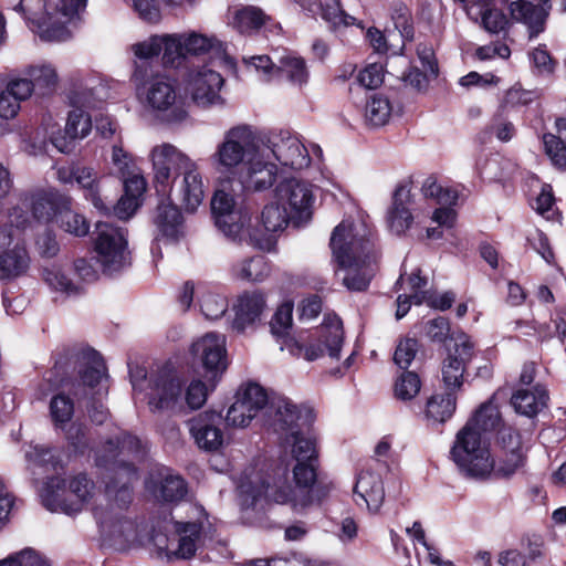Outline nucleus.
<instances>
[{"instance_id": "49", "label": "nucleus", "mask_w": 566, "mask_h": 566, "mask_svg": "<svg viewBox=\"0 0 566 566\" xmlns=\"http://www.w3.org/2000/svg\"><path fill=\"white\" fill-rule=\"evenodd\" d=\"M108 201H112L109 209L99 213L106 217L114 214L120 220L129 219L140 206V202L134 196H129L125 191L116 201L114 197H108Z\"/></svg>"}, {"instance_id": "59", "label": "nucleus", "mask_w": 566, "mask_h": 566, "mask_svg": "<svg viewBox=\"0 0 566 566\" xmlns=\"http://www.w3.org/2000/svg\"><path fill=\"white\" fill-rule=\"evenodd\" d=\"M324 350H328L332 358L338 359L344 343V331L342 327L327 328L322 336Z\"/></svg>"}, {"instance_id": "48", "label": "nucleus", "mask_w": 566, "mask_h": 566, "mask_svg": "<svg viewBox=\"0 0 566 566\" xmlns=\"http://www.w3.org/2000/svg\"><path fill=\"white\" fill-rule=\"evenodd\" d=\"M293 305L291 303L281 304L274 312L270 321V331L273 336L281 338L287 337L292 328Z\"/></svg>"}, {"instance_id": "52", "label": "nucleus", "mask_w": 566, "mask_h": 566, "mask_svg": "<svg viewBox=\"0 0 566 566\" xmlns=\"http://www.w3.org/2000/svg\"><path fill=\"white\" fill-rule=\"evenodd\" d=\"M50 412L56 424L66 423L73 416L74 403L72 399L64 394V391H60L51 399Z\"/></svg>"}, {"instance_id": "46", "label": "nucleus", "mask_w": 566, "mask_h": 566, "mask_svg": "<svg viewBox=\"0 0 566 566\" xmlns=\"http://www.w3.org/2000/svg\"><path fill=\"white\" fill-rule=\"evenodd\" d=\"M551 322L554 325V332H551L549 324H541L536 332L542 340L557 337L562 345H565L566 339V307H556L552 315Z\"/></svg>"}, {"instance_id": "42", "label": "nucleus", "mask_w": 566, "mask_h": 566, "mask_svg": "<svg viewBox=\"0 0 566 566\" xmlns=\"http://www.w3.org/2000/svg\"><path fill=\"white\" fill-rule=\"evenodd\" d=\"M526 455L522 449L504 450L499 464L494 463L493 472L496 478L510 479L516 471L525 465Z\"/></svg>"}, {"instance_id": "10", "label": "nucleus", "mask_w": 566, "mask_h": 566, "mask_svg": "<svg viewBox=\"0 0 566 566\" xmlns=\"http://www.w3.org/2000/svg\"><path fill=\"white\" fill-rule=\"evenodd\" d=\"M93 244L103 273L119 272L124 266L130 264L126 230L123 228L108 222H96Z\"/></svg>"}, {"instance_id": "31", "label": "nucleus", "mask_w": 566, "mask_h": 566, "mask_svg": "<svg viewBox=\"0 0 566 566\" xmlns=\"http://www.w3.org/2000/svg\"><path fill=\"white\" fill-rule=\"evenodd\" d=\"M272 18L261 8L247 6L239 9L233 17V27L238 32L245 35L256 33L262 27H265Z\"/></svg>"}, {"instance_id": "54", "label": "nucleus", "mask_w": 566, "mask_h": 566, "mask_svg": "<svg viewBox=\"0 0 566 566\" xmlns=\"http://www.w3.org/2000/svg\"><path fill=\"white\" fill-rule=\"evenodd\" d=\"M369 265H353L352 268H347V273L343 279V284L347 287V290L352 292H365L368 290L371 275L367 274L363 268H368Z\"/></svg>"}, {"instance_id": "13", "label": "nucleus", "mask_w": 566, "mask_h": 566, "mask_svg": "<svg viewBox=\"0 0 566 566\" xmlns=\"http://www.w3.org/2000/svg\"><path fill=\"white\" fill-rule=\"evenodd\" d=\"M20 201L30 208L33 220L50 223L57 220L61 212L69 209L71 196L55 188L49 190L27 191L20 196Z\"/></svg>"}, {"instance_id": "5", "label": "nucleus", "mask_w": 566, "mask_h": 566, "mask_svg": "<svg viewBox=\"0 0 566 566\" xmlns=\"http://www.w3.org/2000/svg\"><path fill=\"white\" fill-rule=\"evenodd\" d=\"M151 160L157 193L165 196L172 189L171 184H175L177 177L184 175L180 187L181 201L187 211H196L205 195L197 165L170 144L155 147L151 150Z\"/></svg>"}, {"instance_id": "22", "label": "nucleus", "mask_w": 566, "mask_h": 566, "mask_svg": "<svg viewBox=\"0 0 566 566\" xmlns=\"http://www.w3.org/2000/svg\"><path fill=\"white\" fill-rule=\"evenodd\" d=\"M266 308L265 294L259 291L244 292L238 298L234 306L232 328L238 333H244L248 328H255L261 322V315Z\"/></svg>"}, {"instance_id": "14", "label": "nucleus", "mask_w": 566, "mask_h": 566, "mask_svg": "<svg viewBox=\"0 0 566 566\" xmlns=\"http://www.w3.org/2000/svg\"><path fill=\"white\" fill-rule=\"evenodd\" d=\"M275 197L287 208L295 223L311 218L314 197L304 182L295 178L284 179L276 186Z\"/></svg>"}, {"instance_id": "28", "label": "nucleus", "mask_w": 566, "mask_h": 566, "mask_svg": "<svg viewBox=\"0 0 566 566\" xmlns=\"http://www.w3.org/2000/svg\"><path fill=\"white\" fill-rule=\"evenodd\" d=\"M354 494L366 503L370 512H378L385 500L381 476L370 471L360 472L354 486Z\"/></svg>"}, {"instance_id": "61", "label": "nucleus", "mask_w": 566, "mask_h": 566, "mask_svg": "<svg viewBox=\"0 0 566 566\" xmlns=\"http://www.w3.org/2000/svg\"><path fill=\"white\" fill-rule=\"evenodd\" d=\"M496 431L497 443L503 450L522 449L521 434L516 429L502 423Z\"/></svg>"}, {"instance_id": "51", "label": "nucleus", "mask_w": 566, "mask_h": 566, "mask_svg": "<svg viewBox=\"0 0 566 566\" xmlns=\"http://www.w3.org/2000/svg\"><path fill=\"white\" fill-rule=\"evenodd\" d=\"M426 336L437 344H444L448 339H453L449 318L438 316L429 319L423 325Z\"/></svg>"}, {"instance_id": "12", "label": "nucleus", "mask_w": 566, "mask_h": 566, "mask_svg": "<svg viewBox=\"0 0 566 566\" xmlns=\"http://www.w3.org/2000/svg\"><path fill=\"white\" fill-rule=\"evenodd\" d=\"M329 247L340 269L352 268L359 263L370 266L377 262L379 256L375 243L368 238H361L358 242H348L347 229L344 223L334 228Z\"/></svg>"}, {"instance_id": "26", "label": "nucleus", "mask_w": 566, "mask_h": 566, "mask_svg": "<svg viewBox=\"0 0 566 566\" xmlns=\"http://www.w3.org/2000/svg\"><path fill=\"white\" fill-rule=\"evenodd\" d=\"M87 95H91V91H74L70 97L74 109L69 113L65 125V134L72 140L76 138H84L92 130V118L90 114L83 108L88 107V104L86 103Z\"/></svg>"}, {"instance_id": "7", "label": "nucleus", "mask_w": 566, "mask_h": 566, "mask_svg": "<svg viewBox=\"0 0 566 566\" xmlns=\"http://www.w3.org/2000/svg\"><path fill=\"white\" fill-rule=\"evenodd\" d=\"M108 447L118 449L114 459L111 474L105 481V496L107 501L118 510H126L133 501V482L138 479V470L135 460H143L146 451L142 441L130 433L117 437L116 442L108 440Z\"/></svg>"}, {"instance_id": "50", "label": "nucleus", "mask_w": 566, "mask_h": 566, "mask_svg": "<svg viewBox=\"0 0 566 566\" xmlns=\"http://www.w3.org/2000/svg\"><path fill=\"white\" fill-rule=\"evenodd\" d=\"M543 144L546 155L553 164L560 169H566V145L560 136L552 133L543 135Z\"/></svg>"}, {"instance_id": "29", "label": "nucleus", "mask_w": 566, "mask_h": 566, "mask_svg": "<svg viewBox=\"0 0 566 566\" xmlns=\"http://www.w3.org/2000/svg\"><path fill=\"white\" fill-rule=\"evenodd\" d=\"M457 408L455 391H436L427 398L426 416L436 422L444 423Z\"/></svg>"}, {"instance_id": "19", "label": "nucleus", "mask_w": 566, "mask_h": 566, "mask_svg": "<svg viewBox=\"0 0 566 566\" xmlns=\"http://www.w3.org/2000/svg\"><path fill=\"white\" fill-rule=\"evenodd\" d=\"M207 398L208 391H149L145 396L151 412L197 410Z\"/></svg>"}, {"instance_id": "23", "label": "nucleus", "mask_w": 566, "mask_h": 566, "mask_svg": "<svg viewBox=\"0 0 566 566\" xmlns=\"http://www.w3.org/2000/svg\"><path fill=\"white\" fill-rule=\"evenodd\" d=\"M411 203L410 187L408 184H399L392 193L391 206L387 212L388 226L397 235L405 234L413 222Z\"/></svg>"}, {"instance_id": "43", "label": "nucleus", "mask_w": 566, "mask_h": 566, "mask_svg": "<svg viewBox=\"0 0 566 566\" xmlns=\"http://www.w3.org/2000/svg\"><path fill=\"white\" fill-rule=\"evenodd\" d=\"M56 223L63 229L65 232L71 233L75 237H85L90 232V222L87 219L73 210V198L71 197V202L69 205V209L65 212H61L59 216Z\"/></svg>"}, {"instance_id": "57", "label": "nucleus", "mask_w": 566, "mask_h": 566, "mask_svg": "<svg viewBox=\"0 0 566 566\" xmlns=\"http://www.w3.org/2000/svg\"><path fill=\"white\" fill-rule=\"evenodd\" d=\"M200 308L206 318L216 321L226 314L228 302L219 295L207 294L200 301Z\"/></svg>"}, {"instance_id": "25", "label": "nucleus", "mask_w": 566, "mask_h": 566, "mask_svg": "<svg viewBox=\"0 0 566 566\" xmlns=\"http://www.w3.org/2000/svg\"><path fill=\"white\" fill-rule=\"evenodd\" d=\"M510 13V21L527 25L531 38L543 32L546 13L543 8L528 0H503Z\"/></svg>"}, {"instance_id": "56", "label": "nucleus", "mask_w": 566, "mask_h": 566, "mask_svg": "<svg viewBox=\"0 0 566 566\" xmlns=\"http://www.w3.org/2000/svg\"><path fill=\"white\" fill-rule=\"evenodd\" d=\"M94 488V482L88 479L86 473H78L75 475L70 481L69 489L77 497L78 501L74 504H71L70 506L76 507L78 505L81 509L82 504L91 497Z\"/></svg>"}, {"instance_id": "55", "label": "nucleus", "mask_w": 566, "mask_h": 566, "mask_svg": "<svg viewBox=\"0 0 566 566\" xmlns=\"http://www.w3.org/2000/svg\"><path fill=\"white\" fill-rule=\"evenodd\" d=\"M0 566H51V564L34 549L25 548L2 559Z\"/></svg>"}, {"instance_id": "2", "label": "nucleus", "mask_w": 566, "mask_h": 566, "mask_svg": "<svg viewBox=\"0 0 566 566\" xmlns=\"http://www.w3.org/2000/svg\"><path fill=\"white\" fill-rule=\"evenodd\" d=\"M190 354L199 368L168 359L150 374L151 389H216L228 368L224 339L208 333L191 344Z\"/></svg>"}, {"instance_id": "44", "label": "nucleus", "mask_w": 566, "mask_h": 566, "mask_svg": "<svg viewBox=\"0 0 566 566\" xmlns=\"http://www.w3.org/2000/svg\"><path fill=\"white\" fill-rule=\"evenodd\" d=\"M163 40V64L178 67L187 59L182 48V35L168 34L160 36Z\"/></svg>"}, {"instance_id": "18", "label": "nucleus", "mask_w": 566, "mask_h": 566, "mask_svg": "<svg viewBox=\"0 0 566 566\" xmlns=\"http://www.w3.org/2000/svg\"><path fill=\"white\" fill-rule=\"evenodd\" d=\"M147 87V102L157 111H168V122H181L187 117L182 105L177 104V94L174 83L164 75L153 76Z\"/></svg>"}, {"instance_id": "27", "label": "nucleus", "mask_w": 566, "mask_h": 566, "mask_svg": "<svg viewBox=\"0 0 566 566\" xmlns=\"http://www.w3.org/2000/svg\"><path fill=\"white\" fill-rule=\"evenodd\" d=\"M146 488L164 502H178L187 493L185 480L179 475L171 474L168 469L160 470L157 478L151 475L146 482Z\"/></svg>"}, {"instance_id": "24", "label": "nucleus", "mask_w": 566, "mask_h": 566, "mask_svg": "<svg viewBox=\"0 0 566 566\" xmlns=\"http://www.w3.org/2000/svg\"><path fill=\"white\" fill-rule=\"evenodd\" d=\"M71 178L76 181L83 191L84 198L92 203L98 212H106L112 201L104 193L102 178L97 177V172L93 168L76 167L71 171Z\"/></svg>"}, {"instance_id": "58", "label": "nucleus", "mask_w": 566, "mask_h": 566, "mask_svg": "<svg viewBox=\"0 0 566 566\" xmlns=\"http://www.w3.org/2000/svg\"><path fill=\"white\" fill-rule=\"evenodd\" d=\"M357 82L365 88L374 90L384 82V69L381 64L371 63L363 69L357 75Z\"/></svg>"}, {"instance_id": "40", "label": "nucleus", "mask_w": 566, "mask_h": 566, "mask_svg": "<svg viewBox=\"0 0 566 566\" xmlns=\"http://www.w3.org/2000/svg\"><path fill=\"white\" fill-rule=\"evenodd\" d=\"M276 76H285L289 81L295 84H303L307 82L308 72L304 59L284 55L280 59Z\"/></svg>"}, {"instance_id": "60", "label": "nucleus", "mask_w": 566, "mask_h": 566, "mask_svg": "<svg viewBox=\"0 0 566 566\" xmlns=\"http://www.w3.org/2000/svg\"><path fill=\"white\" fill-rule=\"evenodd\" d=\"M44 279L48 284L56 291H62L67 294L77 293V286L60 269L46 270Z\"/></svg>"}, {"instance_id": "1", "label": "nucleus", "mask_w": 566, "mask_h": 566, "mask_svg": "<svg viewBox=\"0 0 566 566\" xmlns=\"http://www.w3.org/2000/svg\"><path fill=\"white\" fill-rule=\"evenodd\" d=\"M297 419L290 429L282 432H291L294 438L292 454L296 463L293 468L295 489L287 481V470L276 467L269 471H256L247 475L238 486V495L242 510H254L259 502L291 504L293 510L303 512L312 506H319L329 495L331 483L319 476L318 452L315 441L300 434L297 422L302 420L305 426H311L315 420L314 410L311 407H303ZM277 432H281L279 430Z\"/></svg>"}, {"instance_id": "4", "label": "nucleus", "mask_w": 566, "mask_h": 566, "mask_svg": "<svg viewBox=\"0 0 566 566\" xmlns=\"http://www.w3.org/2000/svg\"><path fill=\"white\" fill-rule=\"evenodd\" d=\"M502 424L500 411L492 399L483 402L473 417L457 433L450 454L459 470L468 478L484 479L494 467L489 446L482 432L497 430Z\"/></svg>"}, {"instance_id": "37", "label": "nucleus", "mask_w": 566, "mask_h": 566, "mask_svg": "<svg viewBox=\"0 0 566 566\" xmlns=\"http://www.w3.org/2000/svg\"><path fill=\"white\" fill-rule=\"evenodd\" d=\"M28 75L34 93L39 96H46L55 91L57 74L52 66H32L29 69Z\"/></svg>"}, {"instance_id": "3", "label": "nucleus", "mask_w": 566, "mask_h": 566, "mask_svg": "<svg viewBox=\"0 0 566 566\" xmlns=\"http://www.w3.org/2000/svg\"><path fill=\"white\" fill-rule=\"evenodd\" d=\"M43 374L48 389H109L112 379L103 355L90 345H66L52 354Z\"/></svg>"}, {"instance_id": "15", "label": "nucleus", "mask_w": 566, "mask_h": 566, "mask_svg": "<svg viewBox=\"0 0 566 566\" xmlns=\"http://www.w3.org/2000/svg\"><path fill=\"white\" fill-rule=\"evenodd\" d=\"M277 176V166L273 163L264 161L259 157L258 151L249 158L244 169L233 181L237 192L248 193L263 191L271 188Z\"/></svg>"}, {"instance_id": "17", "label": "nucleus", "mask_w": 566, "mask_h": 566, "mask_svg": "<svg viewBox=\"0 0 566 566\" xmlns=\"http://www.w3.org/2000/svg\"><path fill=\"white\" fill-rule=\"evenodd\" d=\"M222 415L216 410H207L189 421V431L196 444L207 452L219 451L224 442L220 428Z\"/></svg>"}, {"instance_id": "34", "label": "nucleus", "mask_w": 566, "mask_h": 566, "mask_svg": "<svg viewBox=\"0 0 566 566\" xmlns=\"http://www.w3.org/2000/svg\"><path fill=\"white\" fill-rule=\"evenodd\" d=\"M235 276L249 282H262L271 272V264L264 255L242 260L234 266Z\"/></svg>"}, {"instance_id": "36", "label": "nucleus", "mask_w": 566, "mask_h": 566, "mask_svg": "<svg viewBox=\"0 0 566 566\" xmlns=\"http://www.w3.org/2000/svg\"><path fill=\"white\" fill-rule=\"evenodd\" d=\"M390 18L395 28L399 31L402 42L415 40V22L411 9L402 1H396L390 6ZM405 48L402 44L401 49Z\"/></svg>"}, {"instance_id": "63", "label": "nucleus", "mask_w": 566, "mask_h": 566, "mask_svg": "<svg viewBox=\"0 0 566 566\" xmlns=\"http://www.w3.org/2000/svg\"><path fill=\"white\" fill-rule=\"evenodd\" d=\"M163 51V40L158 35H153L148 41L139 42L134 45V53L140 60H148L158 56Z\"/></svg>"}, {"instance_id": "41", "label": "nucleus", "mask_w": 566, "mask_h": 566, "mask_svg": "<svg viewBox=\"0 0 566 566\" xmlns=\"http://www.w3.org/2000/svg\"><path fill=\"white\" fill-rule=\"evenodd\" d=\"M291 218V213L285 206L266 205L261 212L262 227L266 232H277L284 230Z\"/></svg>"}, {"instance_id": "6", "label": "nucleus", "mask_w": 566, "mask_h": 566, "mask_svg": "<svg viewBox=\"0 0 566 566\" xmlns=\"http://www.w3.org/2000/svg\"><path fill=\"white\" fill-rule=\"evenodd\" d=\"M237 400L227 411L224 421L231 427H247L262 411L265 424L275 432L286 430L300 419L297 406L277 391H235Z\"/></svg>"}, {"instance_id": "16", "label": "nucleus", "mask_w": 566, "mask_h": 566, "mask_svg": "<svg viewBox=\"0 0 566 566\" xmlns=\"http://www.w3.org/2000/svg\"><path fill=\"white\" fill-rule=\"evenodd\" d=\"M455 339L454 353L449 354L442 364V380L447 389H460L464 382L465 366L474 356V343L460 332Z\"/></svg>"}, {"instance_id": "20", "label": "nucleus", "mask_w": 566, "mask_h": 566, "mask_svg": "<svg viewBox=\"0 0 566 566\" xmlns=\"http://www.w3.org/2000/svg\"><path fill=\"white\" fill-rule=\"evenodd\" d=\"M153 222L157 230V241L177 243L185 235L184 214L169 199L158 203Z\"/></svg>"}, {"instance_id": "38", "label": "nucleus", "mask_w": 566, "mask_h": 566, "mask_svg": "<svg viewBox=\"0 0 566 566\" xmlns=\"http://www.w3.org/2000/svg\"><path fill=\"white\" fill-rule=\"evenodd\" d=\"M182 48L186 57L200 56L210 52H214L218 55L224 53L221 42L198 33H191L187 36L182 35Z\"/></svg>"}, {"instance_id": "32", "label": "nucleus", "mask_w": 566, "mask_h": 566, "mask_svg": "<svg viewBox=\"0 0 566 566\" xmlns=\"http://www.w3.org/2000/svg\"><path fill=\"white\" fill-rule=\"evenodd\" d=\"M548 391H514L511 403L515 411L528 418L535 417L547 407Z\"/></svg>"}, {"instance_id": "33", "label": "nucleus", "mask_w": 566, "mask_h": 566, "mask_svg": "<svg viewBox=\"0 0 566 566\" xmlns=\"http://www.w3.org/2000/svg\"><path fill=\"white\" fill-rule=\"evenodd\" d=\"M201 524L196 522H176L175 531L180 536L177 557L190 559L197 551V541L201 535Z\"/></svg>"}, {"instance_id": "8", "label": "nucleus", "mask_w": 566, "mask_h": 566, "mask_svg": "<svg viewBox=\"0 0 566 566\" xmlns=\"http://www.w3.org/2000/svg\"><path fill=\"white\" fill-rule=\"evenodd\" d=\"M30 208L19 203L9 211L10 224L0 227V279L18 276L29 268V255L20 230L31 224Z\"/></svg>"}, {"instance_id": "9", "label": "nucleus", "mask_w": 566, "mask_h": 566, "mask_svg": "<svg viewBox=\"0 0 566 566\" xmlns=\"http://www.w3.org/2000/svg\"><path fill=\"white\" fill-rule=\"evenodd\" d=\"M255 153L254 136L247 125L230 128L218 145L211 158L217 171L227 177L232 192L237 193L233 181Z\"/></svg>"}, {"instance_id": "53", "label": "nucleus", "mask_w": 566, "mask_h": 566, "mask_svg": "<svg viewBox=\"0 0 566 566\" xmlns=\"http://www.w3.org/2000/svg\"><path fill=\"white\" fill-rule=\"evenodd\" d=\"M483 28L493 34L506 32L511 27V21L503 10L497 8H488L481 14Z\"/></svg>"}, {"instance_id": "64", "label": "nucleus", "mask_w": 566, "mask_h": 566, "mask_svg": "<svg viewBox=\"0 0 566 566\" xmlns=\"http://www.w3.org/2000/svg\"><path fill=\"white\" fill-rule=\"evenodd\" d=\"M192 101L199 106L211 105L218 92L207 84L196 83V77L189 84Z\"/></svg>"}, {"instance_id": "21", "label": "nucleus", "mask_w": 566, "mask_h": 566, "mask_svg": "<svg viewBox=\"0 0 566 566\" xmlns=\"http://www.w3.org/2000/svg\"><path fill=\"white\" fill-rule=\"evenodd\" d=\"M421 344L415 337H402L398 340L394 353V363L403 371L397 378L394 389H421V378L417 371L408 370L415 360Z\"/></svg>"}, {"instance_id": "47", "label": "nucleus", "mask_w": 566, "mask_h": 566, "mask_svg": "<svg viewBox=\"0 0 566 566\" xmlns=\"http://www.w3.org/2000/svg\"><path fill=\"white\" fill-rule=\"evenodd\" d=\"M302 149L305 150L297 140H291L276 145L273 154L283 166L295 169L301 167L302 161L305 159V156L302 155Z\"/></svg>"}, {"instance_id": "45", "label": "nucleus", "mask_w": 566, "mask_h": 566, "mask_svg": "<svg viewBox=\"0 0 566 566\" xmlns=\"http://www.w3.org/2000/svg\"><path fill=\"white\" fill-rule=\"evenodd\" d=\"M86 4L87 0H43L42 7L50 19L60 14L71 20L84 10Z\"/></svg>"}, {"instance_id": "39", "label": "nucleus", "mask_w": 566, "mask_h": 566, "mask_svg": "<svg viewBox=\"0 0 566 566\" xmlns=\"http://www.w3.org/2000/svg\"><path fill=\"white\" fill-rule=\"evenodd\" d=\"M391 112L389 99L381 94H375L366 104V122L374 127L384 126L388 123Z\"/></svg>"}, {"instance_id": "11", "label": "nucleus", "mask_w": 566, "mask_h": 566, "mask_svg": "<svg viewBox=\"0 0 566 566\" xmlns=\"http://www.w3.org/2000/svg\"><path fill=\"white\" fill-rule=\"evenodd\" d=\"M233 196L224 190H217L211 199V212L214 223L227 237L241 239L247 232L250 240L260 249H263V242L256 237L258 230L250 229L252 211L247 207L235 209Z\"/></svg>"}, {"instance_id": "30", "label": "nucleus", "mask_w": 566, "mask_h": 566, "mask_svg": "<svg viewBox=\"0 0 566 566\" xmlns=\"http://www.w3.org/2000/svg\"><path fill=\"white\" fill-rule=\"evenodd\" d=\"M66 489V480L60 476H52L48 479L45 482L42 496L43 505L52 511L56 512L59 510L63 511L66 514L77 513L80 512V506L76 507L69 506L64 499V492Z\"/></svg>"}, {"instance_id": "62", "label": "nucleus", "mask_w": 566, "mask_h": 566, "mask_svg": "<svg viewBox=\"0 0 566 566\" xmlns=\"http://www.w3.org/2000/svg\"><path fill=\"white\" fill-rule=\"evenodd\" d=\"M133 7L142 20L149 23L160 21V9L156 0H133Z\"/></svg>"}, {"instance_id": "35", "label": "nucleus", "mask_w": 566, "mask_h": 566, "mask_svg": "<svg viewBox=\"0 0 566 566\" xmlns=\"http://www.w3.org/2000/svg\"><path fill=\"white\" fill-rule=\"evenodd\" d=\"M78 408L85 409L91 421L103 424L108 416V408L104 405L101 391H74Z\"/></svg>"}]
</instances>
